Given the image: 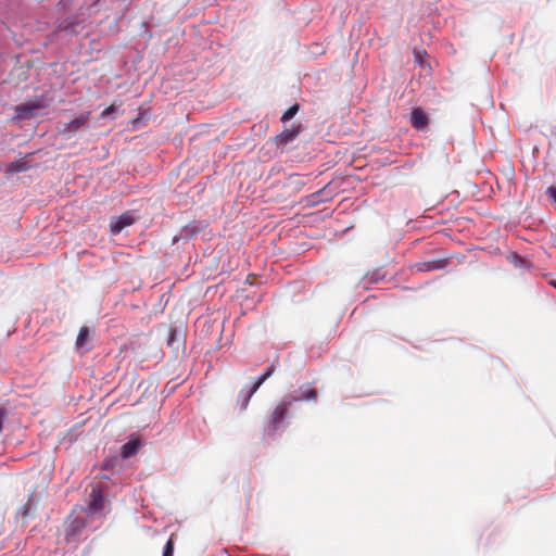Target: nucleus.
<instances>
[{
  "label": "nucleus",
  "mask_w": 556,
  "mask_h": 556,
  "mask_svg": "<svg viewBox=\"0 0 556 556\" xmlns=\"http://www.w3.org/2000/svg\"><path fill=\"white\" fill-rule=\"evenodd\" d=\"M275 366H269L249 388H243L238 396L237 402L240 404V409H247L249 402L253 394L258 390V388L274 374Z\"/></svg>",
  "instance_id": "1"
},
{
  "label": "nucleus",
  "mask_w": 556,
  "mask_h": 556,
  "mask_svg": "<svg viewBox=\"0 0 556 556\" xmlns=\"http://www.w3.org/2000/svg\"><path fill=\"white\" fill-rule=\"evenodd\" d=\"M292 405V400L287 396L279 403L274 409L270 417V425L274 430H277L283 422L285 418L289 414V407Z\"/></svg>",
  "instance_id": "2"
},
{
  "label": "nucleus",
  "mask_w": 556,
  "mask_h": 556,
  "mask_svg": "<svg viewBox=\"0 0 556 556\" xmlns=\"http://www.w3.org/2000/svg\"><path fill=\"white\" fill-rule=\"evenodd\" d=\"M47 106V103L42 101L27 102L22 103L15 106V115L18 119H25L28 117L36 116L39 110H42Z\"/></svg>",
  "instance_id": "3"
},
{
  "label": "nucleus",
  "mask_w": 556,
  "mask_h": 556,
  "mask_svg": "<svg viewBox=\"0 0 556 556\" xmlns=\"http://www.w3.org/2000/svg\"><path fill=\"white\" fill-rule=\"evenodd\" d=\"M288 397L292 400V403L300 401H313L317 397V390L309 386H302L294 392V394H290Z\"/></svg>",
  "instance_id": "4"
},
{
  "label": "nucleus",
  "mask_w": 556,
  "mask_h": 556,
  "mask_svg": "<svg viewBox=\"0 0 556 556\" xmlns=\"http://www.w3.org/2000/svg\"><path fill=\"white\" fill-rule=\"evenodd\" d=\"M134 224V218L130 214L125 213L118 217L112 218L110 227L113 233L121 232L125 227Z\"/></svg>",
  "instance_id": "5"
},
{
  "label": "nucleus",
  "mask_w": 556,
  "mask_h": 556,
  "mask_svg": "<svg viewBox=\"0 0 556 556\" xmlns=\"http://www.w3.org/2000/svg\"><path fill=\"white\" fill-rule=\"evenodd\" d=\"M90 112L81 113L79 116L71 121L70 123H66L64 125L63 131L64 132H76L80 128H83L89 121Z\"/></svg>",
  "instance_id": "6"
},
{
  "label": "nucleus",
  "mask_w": 556,
  "mask_h": 556,
  "mask_svg": "<svg viewBox=\"0 0 556 556\" xmlns=\"http://www.w3.org/2000/svg\"><path fill=\"white\" fill-rule=\"evenodd\" d=\"M410 123L417 130H422L428 125V116L420 108H416L412 111Z\"/></svg>",
  "instance_id": "7"
},
{
  "label": "nucleus",
  "mask_w": 556,
  "mask_h": 556,
  "mask_svg": "<svg viewBox=\"0 0 556 556\" xmlns=\"http://www.w3.org/2000/svg\"><path fill=\"white\" fill-rule=\"evenodd\" d=\"M300 130V126L285 129L281 134L276 136L277 144L282 147L287 146L298 137Z\"/></svg>",
  "instance_id": "8"
},
{
  "label": "nucleus",
  "mask_w": 556,
  "mask_h": 556,
  "mask_svg": "<svg viewBox=\"0 0 556 556\" xmlns=\"http://www.w3.org/2000/svg\"><path fill=\"white\" fill-rule=\"evenodd\" d=\"M446 260H435L430 262H420L415 264V268L418 271H431L437 269H442L446 266Z\"/></svg>",
  "instance_id": "9"
},
{
  "label": "nucleus",
  "mask_w": 556,
  "mask_h": 556,
  "mask_svg": "<svg viewBox=\"0 0 556 556\" xmlns=\"http://www.w3.org/2000/svg\"><path fill=\"white\" fill-rule=\"evenodd\" d=\"M140 447V441L139 440H129L127 443H125L121 447V455L123 458H129L137 454L138 450Z\"/></svg>",
  "instance_id": "10"
},
{
  "label": "nucleus",
  "mask_w": 556,
  "mask_h": 556,
  "mask_svg": "<svg viewBox=\"0 0 556 556\" xmlns=\"http://www.w3.org/2000/svg\"><path fill=\"white\" fill-rule=\"evenodd\" d=\"M90 508L92 510H99L103 507V495L100 489L92 488L90 492Z\"/></svg>",
  "instance_id": "11"
},
{
  "label": "nucleus",
  "mask_w": 556,
  "mask_h": 556,
  "mask_svg": "<svg viewBox=\"0 0 556 556\" xmlns=\"http://www.w3.org/2000/svg\"><path fill=\"white\" fill-rule=\"evenodd\" d=\"M29 168V165L24 160L12 162L8 165L7 172L10 174L25 172Z\"/></svg>",
  "instance_id": "12"
},
{
  "label": "nucleus",
  "mask_w": 556,
  "mask_h": 556,
  "mask_svg": "<svg viewBox=\"0 0 556 556\" xmlns=\"http://www.w3.org/2000/svg\"><path fill=\"white\" fill-rule=\"evenodd\" d=\"M89 339V329L87 327H81L79 333L76 339L77 348H83Z\"/></svg>",
  "instance_id": "13"
},
{
  "label": "nucleus",
  "mask_w": 556,
  "mask_h": 556,
  "mask_svg": "<svg viewBox=\"0 0 556 556\" xmlns=\"http://www.w3.org/2000/svg\"><path fill=\"white\" fill-rule=\"evenodd\" d=\"M300 106L299 104H294L292 106H290L281 116V121L282 122H288L290 121L299 111Z\"/></svg>",
  "instance_id": "14"
},
{
  "label": "nucleus",
  "mask_w": 556,
  "mask_h": 556,
  "mask_svg": "<svg viewBox=\"0 0 556 556\" xmlns=\"http://www.w3.org/2000/svg\"><path fill=\"white\" fill-rule=\"evenodd\" d=\"M162 556H174V540H173V538H169V540L166 542Z\"/></svg>",
  "instance_id": "15"
},
{
  "label": "nucleus",
  "mask_w": 556,
  "mask_h": 556,
  "mask_svg": "<svg viewBox=\"0 0 556 556\" xmlns=\"http://www.w3.org/2000/svg\"><path fill=\"white\" fill-rule=\"evenodd\" d=\"M547 193H548L549 198L556 202V186H551L547 189Z\"/></svg>",
  "instance_id": "16"
},
{
  "label": "nucleus",
  "mask_w": 556,
  "mask_h": 556,
  "mask_svg": "<svg viewBox=\"0 0 556 556\" xmlns=\"http://www.w3.org/2000/svg\"><path fill=\"white\" fill-rule=\"evenodd\" d=\"M114 111H115V106H114V105H110L109 108H106V109L101 113V116H102V117H106V116H109L110 114H112Z\"/></svg>",
  "instance_id": "17"
},
{
  "label": "nucleus",
  "mask_w": 556,
  "mask_h": 556,
  "mask_svg": "<svg viewBox=\"0 0 556 556\" xmlns=\"http://www.w3.org/2000/svg\"><path fill=\"white\" fill-rule=\"evenodd\" d=\"M415 59L418 63H421V53L419 51H415Z\"/></svg>",
  "instance_id": "18"
},
{
  "label": "nucleus",
  "mask_w": 556,
  "mask_h": 556,
  "mask_svg": "<svg viewBox=\"0 0 556 556\" xmlns=\"http://www.w3.org/2000/svg\"><path fill=\"white\" fill-rule=\"evenodd\" d=\"M67 28H68L67 25L66 26H64L63 24L60 25V29H62V30H66Z\"/></svg>",
  "instance_id": "19"
},
{
  "label": "nucleus",
  "mask_w": 556,
  "mask_h": 556,
  "mask_svg": "<svg viewBox=\"0 0 556 556\" xmlns=\"http://www.w3.org/2000/svg\"><path fill=\"white\" fill-rule=\"evenodd\" d=\"M552 285L556 288V281H553Z\"/></svg>",
  "instance_id": "20"
}]
</instances>
